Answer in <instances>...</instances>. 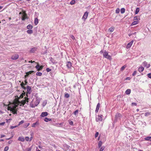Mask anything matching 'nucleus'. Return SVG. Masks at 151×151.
I'll return each mask as SVG.
<instances>
[{
	"instance_id": "nucleus-1",
	"label": "nucleus",
	"mask_w": 151,
	"mask_h": 151,
	"mask_svg": "<svg viewBox=\"0 0 151 151\" xmlns=\"http://www.w3.org/2000/svg\"><path fill=\"white\" fill-rule=\"evenodd\" d=\"M40 102V99L37 97L36 98V101L34 103V104H33V100L31 102L30 104V107L32 108L35 107L39 104Z\"/></svg>"
},
{
	"instance_id": "nucleus-2",
	"label": "nucleus",
	"mask_w": 151,
	"mask_h": 151,
	"mask_svg": "<svg viewBox=\"0 0 151 151\" xmlns=\"http://www.w3.org/2000/svg\"><path fill=\"white\" fill-rule=\"evenodd\" d=\"M122 117V115L121 114L119 113H116L114 119V122H116L118 120H120Z\"/></svg>"
},
{
	"instance_id": "nucleus-3",
	"label": "nucleus",
	"mask_w": 151,
	"mask_h": 151,
	"mask_svg": "<svg viewBox=\"0 0 151 151\" xmlns=\"http://www.w3.org/2000/svg\"><path fill=\"white\" fill-rule=\"evenodd\" d=\"M103 116L102 115H99L98 117H96V122L102 121V117Z\"/></svg>"
},
{
	"instance_id": "nucleus-4",
	"label": "nucleus",
	"mask_w": 151,
	"mask_h": 151,
	"mask_svg": "<svg viewBox=\"0 0 151 151\" xmlns=\"http://www.w3.org/2000/svg\"><path fill=\"white\" fill-rule=\"evenodd\" d=\"M66 66L67 68L69 69L72 68V67L73 69H74V67H72V63L70 61H68L66 62Z\"/></svg>"
},
{
	"instance_id": "nucleus-5",
	"label": "nucleus",
	"mask_w": 151,
	"mask_h": 151,
	"mask_svg": "<svg viewBox=\"0 0 151 151\" xmlns=\"http://www.w3.org/2000/svg\"><path fill=\"white\" fill-rule=\"evenodd\" d=\"M28 17L27 15L25 12L24 13L21 19L23 21H24L26 19H28Z\"/></svg>"
},
{
	"instance_id": "nucleus-6",
	"label": "nucleus",
	"mask_w": 151,
	"mask_h": 151,
	"mask_svg": "<svg viewBox=\"0 0 151 151\" xmlns=\"http://www.w3.org/2000/svg\"><path fill=\"white\" fill-rule=\"evenodd\" d=\"M43 67V66L42 65L40 66L38 64L35 67V68L37 69V70L38 71L42 70Z\"/></svg>"
},
{
	"instance_id": "nucleus-7",
	"label": "nucleus",
	"mask_w": 151,
	"mask_h": 151,
	"mask_svg": "<svg viewBox=\"0 0 151 151\" xmlns=\"http://www.w3.org/2000/svg\"><path fill=\"white\" fill-rule=\"evenodd\" d=\"M19 57V56L18 55L16 54L12 55L11 57V58L12 60H15L18 58Z\"/></svg>"
},
{
	"instance_id": "nucleus-8",
	"label": "nucleus",
	"mask_w": 151,
	"mask_h": 151,
	"mask_svg": "<svg viewBox=\"0 0 151 151\" xmlns=\"http://www.w3.org/2000/svg\"><path fill=\"white\" fill-rule=\"evenodd\" d=\"M27 93L29 94H31L32 92V89L31 86H27Z\"/></svg>"
},
{
	"instance_id": "nucleus-9",
	"label": "nucleus",
	"mask_w": 151,
	"mask_h": 151,
	"mask_svg": "<svg viewBox=\"0 0 151 151\" xmlns=\"http://www.w3.org/2000/svg\"><path fill=\"white\" fill-rule=\"evenodd\" d=\"M88 13L87 12H86L84 13V15H83L82 17V19H84L85 20L88 17ZM85 20H84L85 21Z\"/></svg>"
},
{
	"instance_id": "nucleus-10",
	"label": "nucleus",
	"mask_w": 151,
	"mask_h": 151,
	"mask_svg": "<svg viewBox=\"0 0 151 151\" xmlns=\"http://www.w3.org/2000/svg\"><path fill=\"white\" fill-rule=\"evenodd\" d=\"M48 114V113L47 112H43L40 115V116L42 117H43L47 116Z\"/></svg>"
},
{
	"instance_id": "nucleus-11",
	"label": "nucleus",
	"mask_w": 151,
	"mask_h": 151,
	"mask_svg": "<svg viewBox=\"0 0 151 151\" xmlns=\"http://www.w3.org/2000/svg\"><path fill=\"white\" fill-rule=\"evenodd\" d=\"M37 49V47H34L31 48L30 50V52L31 53H33L35 52V51Z\"/></svg>"
},
{
	"instance_id": "nucleus-12",
	"label": "nucleus",
	"mask_w": 151,
	"mask_h": 151,
	"mask_svg": "<svg viewBox=\"0 0 151 151\" xmlns=\"http://www.w3.org/2000/svg\"><path fill=\"white\" fill-rule=\"evenodd\" d=\"M133 41L132 40L130 42L128 43L127 46L126 48L127 49L130 48L131 47L132 45V44L133 43Z\"/></svg>"
},
{
	"instance_id": "nucleus-13",
	"label": "nucleus",
	"mask_w": 151,
	"mask_h": 151,
	"mask_svg": "<svg viewBox=\"0 0 151 151\" xmlns=\"http://www.w3.org/2000/svg\"><path fill=\"white\" fill-rule=\"evenodd\" d=\"M39 125V123L38 120L35 123H33L32 125V127H35L36 126H38Z\"/></svg>"
},
{
	"instance_id": "nucleus-14",
	"label": "nucleus",
	"mask_w": 151,
	"mask_h": 151,
	"mask_svg": "<svg viewBox=\"0 0 151 151\" xmlns=\"http://www.w3.org/2000/svg\"><path fill=\"white\" fill-rule=\"evenodd\" d=\"M100 106V104L99 103L96 106V109L95 110V112L97 113L99 110V109Z\"/></svg>"
},
{
	"instance_id": "nucleus-15",
	"label": "nucleus",
	"mask_w": 151,
	"mask_h": 151,
	"mask_svg": "<svg viewBox=\"0 0 151 151\" xmlns=\"http://www.w3.org/2000/svg\"><path fill=\"white\" fill-rule=\"evenodd\" d=\"M50 61L51 62V63L53 64H56L57 63V62L52 57H51V58H50Z\"/></svg>"
},
{
	"instance_id": "nucleus-16",
	"label": "nucleus",
	"mask_w": 151,
	"mask_h": 151,
	"mask_svg": "<svg viewBox=\"0 0 151 151\" xmlns=\"http://www.w3.org/2000/svg\"><path fill=\"white\" fill-rule=\"evenodd\" d=\"M108 55V52L106 50H105L104 51V53L103 54V57L106 58V56L107 55Z\"/></svg>"
},
{
	"instance_id": "nucleus-17",
	"label": "nucleus",
	"mask_w": 151,
	"mask_h": 151,
	"mask_svg": "<svg viewBox=\"0 0 151 151\" xmlns=\"http://www.w3.org/2000/svg\"><path fill=\"white\" fill-rule=\"evenodd\" d=\"M144 139L145 140L149 141L151 142V137L148 136L144 138Z\"/></svg>"
},
{
	"instance_id": "nucleus-18",
	"label": "nucleus",
	"mask_w": 151,
	"mask_h": 151,
	"mask_svg": "<svg viewBox=\"0 0 151 151\" xmlns=\"http://www.w3.org/2000/svg\"><path fill=\"white\" fill-rule=\"evenodd\" d=\"M144 70V68L143 67H140L138 69V70L140 72H142Z\"/></svg>"
},
{
	"instance_id": "nucleus-19",
	"label": "nucleus",
	"mask_w": 151,
	"mask_h": 151,
	"mask_svg": "<svg viewBox=\"0 0 151 151\" xmlns=\"http://www.w3.org/2000/svg\"><path fill=\"white\" fill-rule=\"evenodd\" d=\"M18 140L22 142H24V139L23 137H19L18 138Z\"/></svg>"
},
{
	"instance_id": "nucleus-20",
	"label": "nucleus",
	"mask_w": 151,
	"mask_h": 151,
	"mask_svg": "<svg viewBox=\"0 0 151 151\" xmlns=\"http://www.w3.org/2000/svg\"><path fill=\"white\" fill-rule=\"evenodd\" d=\"M38 23V20L37 18L36 17L35 19L34 23L35 25H37Z\"/></svg>"
},
{
	"instance_id": "nucleus-21",
	"label": "nucleus",
	"mask_w": 151,
	"mask_h": 151,
	"mask_svg": "<svg viewBox=\"0 0 151 151\" xmlns=\"http://www.w3.org/2000/svg\"><path fill=\"white\" fill-rule=\"evenodd\" d=\"M138 22H139L138 20H135L132 22V23L131 25H133L137 24L138 23Z\"/></svg>"
},
{
	"instance_id": "nucleus-22",
	"label": "nucleus",
	"mask_w": 151,
	"mask_h": 151,
	"mask_svg": "<svg viewBox=\"0 0 151 151\" xmlns=\"http://www.w3.org/2000/svg\"><path fill=\"white\" fill-rule=\"evenodd\" d=\"M131 92V90L130 89H127L125 91L127 95L130 94Z\"/></svg>"
},
{
	"instance_id": "nucleus-23",
	"label": "nucleus",
	"mask_w": 151,
	"mask_h": 151,
	"mask_svg": "<svg viewBox=\"0 0 151 151\" xmlns=\"http://www.w3.org/2000/svg\"><path fill=\"white\" fill-rule=\"evenodd\" d=\"M27 29H31L33 28V26L31 24H29L27 26Z\"/></svg>"
},
{
	"instance_id": "nucleus-24",
	"label": "nucleus",
	"mask_w": 151,
	"mask_h": 151,
	"mask_svg": "<svg viewBox=\"0 0 151 151\" xmlns=\"http://www.w3.org/2000/svg\"><path fill=\"white\" fill-rule=\"evenodd\" d=\"M27 33L29 34H32L33 32V31L31 29H29L27 31Z\"/></svg>"
},
{
	"instance_id": "nucleus-25",
	"label": "nucleus",
	"mask_w": 151,
	"mask_h": 151,
	"mask_svg": "<svg viewBox=\"0 0 151 151\" xmlns=\"http://www.w3.org/2000/svg\"><path fill=\"white\" fill-rule=\"evenodd\" d=\"M70 97V95L69 94L66 93L65 92V95H64V97L66 98H68Z\"/></svg>"
},
{
	"instance_id": "nucleus-26",
	"label": "nucleus",
	"mask_w": 151,
	"mask_h": 151,
	"mask_svg": "<svg viewBox=\"0 0 151 151\" xmlns=\"http://www.w3.org/2000/svg\"><path fill=\"white\" fill-rule=\"evenodd\" d=\"M44 121L45 122H47L48 121H51V119L50 118H48L47 117H45L44 119Z\"/></svg>"
},
{
	"instance_id": "nucleus-27",
	"label": "nucleus",
	"mask_w": 151,
	"mask_h": 151,
	"mask_svg": "<svg viewBox=\"0 0 151 151\" xmlns=\"http://www.w3.org/2000/svg\"><path fill=\"white\" fill-rule=\"evenodd\" d=\"M102 144V142L101 141H99L98 143V147L99 148H100L101 147Z\"/></svg>"
},
{
	"instance_id": "nucleus-28",
	"label": "nucleus",
	"mask_w": 151,
	"mask_h": 151,
	"mask_svg": "<svg viewBox=\"0 0 151 151\" xmlns=\"http://www.w3.org/2000/svg\"><path fill=\"white\" fill-rule=\"evenodd\" d=\"M35 73V71H33V70H31V71H30L27 73H26V74L27 75H29V74H32V73Z\"/></svg>"
},
{
	"instance_id": "nucleus-29",
	"label": "nucleus",
	"mask_w": 151,
	"mask_h": 151,
	"mask_svg": "<svg viewBox=\"0 0 151 151\" xmlns=\"http://www.w3.org/2000/svg\"><path fill=\"white\" fill-rule=\"evenodd\" d=\"M26 95L27 96V97H25V99L24 101H25V102H27V104L28 103V102H29V99L28 98H27V96H28L27 94ZM25 103H26V102H25Z\"/></svg>"
},
{
	"instance_id": "nucleus-30",
	"label": "nucleus",
	"mask_w": 151,
	"mask_h": 151,
	"mask_svg": "<svg viewBox=\"0 0 151 151\" xmlns=\"http://www.w3.org/2000/svg\"><path fill=\"white\" fill-rule=\"evenodd\" d=\"M139 8L138 7L136 9V10H135V14H137L138 13V12H139Z\"/></svg>"
},
{
	"instance_id": "nucleus-31",
	"label": "nucleus",
	"mask_w": 151,
	"mask_h": 151,
	"mask_svg": "<svg viewBox=\"0 0 151 151\" xmlns=\"http://www.w3.org/2000/svg\"><path fill=\"white\" fill-rule=\"evenodd\" d=\"M29 124V123H26L24 124V128H26L27 127Z\"/></svg>"
},
{
	"instance_id": "nucleus-32",
	"label": "nucleus",
	"mask_w": 151,
	"mask_h": 151,
	"mask_svg": "<svg viewBox=\"0 0 151 151\" xmlns=\"http://www.w3.org/2000/svg\"><path fill=\"white\" fill-rule=\"evenodd\" d=\"M114 30V29L113 27H110L108 31L110 32H113Z\"/></svg>"
},
{
	"instance_id": "nucleus-33",
	"label": "nucleus",
	"mask_w": 151,
	"mask_h": 151,
	"mask_svg": "<svg viewBox=\"0 0 151 151\" xmlns=\"http://www.w3.org/2000/svg\"><path fill=\"white\" fill-rule=\"evenodd\" d=\"M125 9L124 8H122L121 9V14H123L125 12Z\"/></svg>"
},
{
	"instance_id": "nucleus-34",
	"label": "nucleus",
	"mask_w": 151,
	"mask_h": 151,
	"mask_svg": "<svg viewBox=\"0 0 151 151\" xmlns=\"http://www.w3.org/2000/svg\"><path fill=\"white\" fill-rule=\"evenodd\" d=\"M78 110L77 109L74 112H73V114H74L75 116H76L77 115L78 113Z\"/></svg>"
},
{
	"instance_id": "nucleus-35",
	"label": "nucleus",
	"mask_w": 151,
	"mask_h": 151,
	"mask_svg": "<svg viewBox=\"0 0 151 151\" xmlns=\"http://www.w3.org/2000/svg\"><path fill=\"white\" fill-rule=\"evenodd\" d=\"M126 67V65H124L123 66H122L120 68V71H123L125 68Z\"/></svg>"
},
{
	"instance_id": "nucleus-36",
	"label": "nucleus",
	"mask_w": 151,
	"mask_h": 151,
	"mask_svg": "<svg viewBox=\"0 0 151 151\" xmlns=\"http://www.w3.org/2000/svg\"><path fill=\"white\" fill-rule=\"evenodd\" d=\"M23 92L24 93H22V94H21L20 96V97L21 98H23L25 94V93L24 92V91H23Z\"/></svg>"
},
{
	"instance_id": "nucleus-37",
	"label": "nucleus",
	"mask_w": 151,
	"mask_h": 151,
	"mask_svg": "<svg viewBox=\"0 0 151 151\" xmlns=\"http://www.w3.org/2000/svg\"><path fill=\"white\" fill-rule=\"evenodd\" d=\"M76 2V1L75 0H72L70 3V4L71 5H73Z\"/></svg>"
},
{
	"instance_id": "nucleus-38",
	"label": "nucleus",
	"mask_w": 151,
	"mask_h": 151,
	"mask_svg": "<svg viewBox=\"0 0 151 151\" xmlns=\"http://www.w3.org/2000/svg\"><path fill=\"white\" fill-rule=\"evenodd\" d=\"M47 101L46 100H45V101H44L42 104V106L43 107L45 106L47 104Z\"/></svg>"
},
{
	"instance_id": "nucleus-39",
	"label": "nucleus",
	"mask_w": 151,
	"mask_h": 151,
	"mask_svg": "<svg viewBox=\"0 0 151 151\" xmlns=\"http://www.w3.org/2000/svg\"><path fill=\"white\" fill-rule=\"evenodd\" d=\"M143 65L147 67V65L148 64L147 63L146 61L144 62L143 63Z\"/></svg>"
},
{
	"instance_id": "nucleus-40",
	"label": "nucleus",
	"mask_w": 151,
	"mask_h": 151,
	"mask_svg": "<svg viewBox=\"0 0 151 151\" xmlns=\"http://www.w3.org/2000/svg\"><path fill=\"white\" fill-rule=\"evenodd\" d=\"M42 75V73L41 72H37L36 73V75L37 76H41Z\"/></svg>"
},
{
	"instance_id": "nucleus-41",
	"label": "nucleus",
	"mask_w": 151,
	"mask_h": 151,
	"mask_svg": "<svg viewBox=\"0 0 151 151\" xmlns=\"http://www.w3.org/2000/svg\"><path fill=\"white\" fill-rule=\"evenodd\" d=\"M106 58H107L109 60H111V59H112L111 56H110V55H107L106 56Z\"/></svg>"
},
{
	"instance_id": "nucleus-42",
	"label": "nucleus",
	"mask_w": 151,
	"mask_h": 151,
	"mask_svg": "<svg viewBox=\"0 0 151 151\" xmlns=\"http://www.w3.org/2000/svg\"><path fill=\"white\" fill-rule=\"evenodd\" d=\"M24 122V120H22L20 122H19V123L17 125L18 126H19L20 124H22Z\"/></svg>"
},
{
	"instance_id": "nucleus-43",
	"label": "nucleus",
	"mask_w": 151,
	"mask_h": 151,
	"mask_svg": "<svg viewBox=\"0 0 151 151\" xmlns=\"http://www.w3.org/2000/svg\"><path fill=\"white\" fill-rule=\"evenodd\" d=\"M120 11V10L119 8H117L116 10V13L117 14L119 13Z\"/></svg>"
},
{
	"instance_id": "nucleus-44",
	"label": "nucleus",
	"mask_w": 151,
	"mask_h": 151,
	"mask_svg": "<svg viewBox=\"0 0 151 151\" xmlns=\"http://www.w3.org/2000/svg\"><path fill=\"white\" fill-rule=\"evenodd\" d=\"M105 146H103L100 147V149L99 150V151H103L105 148Z\"/></svg>"
},
{
	"instance_id": "nucleus-45",
	"label": "nucleus",
	"mask_w": 151,
	"mask_h": 151,
	"mask_svg": "<svg viewBox=\"0 0 151 151\" xmlns=\"http://www.w3.org/2000/svg\"><path fill=\"white\" fill-rule=\"evenodd\" d=\"M9 149V147L8 146H6L4 148V151H7Z\"/></svg>"
},
{
	"instance_id": "nucleus-46",
	"label": "nucleus",
	"mask_w": 151,
	"mask_h": 151,
	"mask_svg": "<svg viewBox=\"0 0 151 151\" xmlns=\"http://www.w3.org/2000/svg\"><path fill=\"white\" fill-rule=\"evenodd\" d=\"M18 127V125H16V126H11V127H10V129H14L16 127Z\"/></svg>"
},
{
	"instance_id": "nucleus-47",
	"label": "nucleus",
	"mask_w": 151,
	"mask_h": 151,
	"mask_svg": "<svg viewBox=\"0 0 151 151\" xmlns=\"http://www.w3.org/2000/svg\"><path fill=\"white\" fill-rule=\"evenodd\" d=\"M63 123H56L55 124V125H59L60 126V127H62L63 125Z\"/></svg>"
},
{
	"instance_id": "nucleus-48",
	"label": "nucleus",
	"mask_w": 151,
	"mask_h": 151,
	"mask_svg": "<svg viewBox=\"0 0 151 151\" xmlns=\"http://www.w3.org/2000/svg\"><path fill=\"white\" fill-rule=\"evenodd\" d=\"M12 120L11 119H6V122L7 123H9L10 122L11 120Z\"/></svg>"
},
{
	"instance_id": "nucleus-49",
	"label": "nucleus",
	"mask_w": 151,
	"mask_h": 151,
	"mask_svg": "<svg viewBox=\"0 0 151 151\" xmlns=\"http://www.w3.org/2000/svg\"><path fill=\"white\" fill-rule=\"evenodd\" d=\"M99 134V133L98 132H96L95 134V138L97 137Z\"/></svg>"
},
{
	"instance_id": "nucleus-50",
	"label": "nucleus",
	"mask_w": 151,
	"mask_h": 151,
	"mask_svg": "<svg viewBox=\"0 0 151 151\" xmlns=\"http://www.w3.org/2000/svg\"><path fill=\"white\" fill-rule=\"evenodd\" d=\"M69 124L72 126L73 125V122L72 121H70L69 122Z\"/></svg>"
},
{
	"instance_id": "nucleus-51",
	"label": "nucleus",
	"mask_w": 151,
	"mask_h": 151,
	"mask_svg": "<svg viewBox=\"0 0 151 151\" xmlns=\"http://www.w3.org/2000/svg\"><path fill=\"white\" fill-rule=\"evenodd\" d=\"M51 70V69L48 68H46V70L47 72H49Z\"/></svg>"
},
{
	"instance_id": "nucleus-52",
	"label": "nucleus",
	"mask_w": 151,
	"mask_h": 151,
	"mask_svg": "<svg viewBox=\"0 0 151 151\" xmlns=\"http://www.w3.org/2000/svg\"><path fill=\"white\" fill-rule=\"evenodd\" d=\"M29 137H25V139L27 141H29Z\"/></svg>"
},
{
	"instance_id": "nucleus-53",
	"label": "nucleus",
	"mask_w": 151,
	"mask_h": 151,
	"mask_svg": "<svg viewBox=\"0 0 151 151\" xmlns=\"http://www.w3.org/2000/svg\"><path fill=\"white\" fill-rule=\"evenodd\" d=\"M148 77L150 78H151V73H149L147 74Z\"/></svg>"
},
{
	"instance_id": "nucleus-54",
	"label": "nucleus",
	"mask_w": 151,
	"mask_h": 151,
	"mask_svg": "<svg viewBox=\"0 0 151 151\" xmlns=\"http://www.w3.org/2000/svg\"><path fill=\"white\" fill-rule=\"evenodd\" d=\"M150 113L149 112H146L145 114V116H147L150 115Z\"/></svg>"
},
{
	"instance_id": "nucleus-55",
	"label": "nucleus",
	"mask_w": 151,
	"mask_h": 151,
	"mask_svg": "<svg viewBox=\"0 0 151 151\" xmlns=\"http://www.w3.org/2000/svg\"><path fill=\"white\" fill-rule=\"evenodd\" d=\"M20 85L21 86V87H23L25 85V84L24 83H23V82H22L21 84H20Z\"/></svg>"
},
{
	"instance_id": "nucleus-56",
	"label": "nucleus",
	"mask_w": 151,
	"mask_h": 151,
	"mask_svg": "<svg viewBox=\"0 0 151 151\" xmlns=\"http://www.w3.org/2000/svg\"><path fill=\"white\" fill-rule=\"evenodd\" d=\"M137 73V72L135 70V71H134V72H133V73L132 74V76H134Z\"/></svg>"
},
{
	"instance_id": "nucleus-57",
	"label": "nucleus",
	"mask_w": 151,
	"mask_h": 151,
	"mask_svg": "<svg viewBox=\"0 0 151 151\" xmlns=\"http://www.w3.org/2000/svg\"><path fill=\"white\" fill-rule=\"evenodd\" d=\"M70 37L73 39V40H75V37L73 35H71L70 36Z\"/></svg>"
},
{
	"instance_id": "nucleus-58",
	"label": "nucleus",
	"mask_w": 151,
	"mask_h": 151,
	"mask_svg": "<svg viewBox=\"0 0 151 151\" xmlns=\"http://www.w3.org/2000/svg\"><path fill=\"white\" fill-rule=\"evenodd\" d=\"M13 136H14V135H13L12 136V137H10V138H6V140H9V139H12V138L13 137Z\"/></svg>"
},
{
	"instance_id": "nucleus-59",
	"label": "nucleus",
	"mask_w": 151,
	"mask_h": 151,
	"mask_svg": "<svg viewBox=\"0 0 151 151\" xmlns=\"http://www.w3.org/2000/svg\"><path fill=\"white\" fill-rule=\"evenodd\" d=\"M131 105L132 106H136L137 105V104L135 103H134V102H133V103H132L131 104Z\"/></svg>"
},
{
	"instance_id": "nucleus-60",
	"label": "nucleus",
	"mask_w": 151,
	"mask_h": 151,
	"mask_svg": "<svg viewBox=\"0 0 151 151\" xmlns=\"http://www.w3.org/2000/svg\"><path fill=\"white\" fill-rule=\"evenodd\" d=\"M13 114H17V110H15L12 112Z\"/></svg>"
},
{
	"instance_id": "nucleus-61",
	"label": "nucleus",
	"mask_w": 151,
	"mask_h": 151,
	"mask_svg": "<svg viewBox=\"0 0 151 151\" xmlns=\"http://www.w3.org/2000/svg\"><path fill=\"white\" fill-rule=\"evenodd\" d=\"M31 147L28 148L27 149V150L26 151H31Z\"/></svg>"
},
{
	"instance_id": "nucleus-62",
	"label": "nucleus",
	"mask_w": 151,
	"mask_h": 151,
	"mask_svg": "<svg viewBox=\"0 0 151 151\" xmlns=\"http://www.w3.org/2000/svg\"><path fill=\"white\" fill-rule=\"evenodd\" d=\"M5 123V122H3L0 123V125L1 126H3L4 124Z\"/></svg>"
},
{
	"instance_id": "nucleus-63",
	"label": "nucleus",
	"mask_w": 151,
	"mask_h": 151,
	"mask_svg": "<svg viewBox=\"0 0 151 151\" xmlns=\"http://www.w3.org/2000/svg\"><path fill=\"white\" fill-rule=\"evenodd\" d=\"M134 19L135 20H137V16H136L134 17Z\"/></svg>"
},
{
	"instance_id": "nucleus-64",
	"label": "nucleus",
	"mask_w": 151,
	"mask_h": 151,
	"mask_svg": "<svg viewBox=\"0 0 151 151\" xmlns=\"http://www.w3.org/2000/svg\"><path fill=\"white\" fill-rule=\"evenodd\" d=\"M150 64H148L147 65V67L146 68H149L150 67Z\"/></svg>"
}]
</instances>
